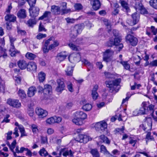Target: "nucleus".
<instances>
[{"instance_id": "obj_1", "label": "nucleus", "mask_w": 157, "mask_h": 157, "mask_svg": "<svg viewBox=\"0 0 157 157\" xmlns=\"http://www.w3.org/2000/svg\"><path fill=\"white\" fill-rule=\"evenodd\" d=\"M61 12L60 7L55 5H52L51 6V11H45L43 15L39 18L38 20H42L44 18L49 19L52 17V13L54 15H58L61 14Z\"/></svg>"}, {"instance_id": "obj_2", "label": "nucleus", "mask_w": 157, "mask_h": 157, "mask_svg": "<svg viewBox=\"0 0 157 157\" xmlns=\"http://www.w3.org/2000/svg\"><path fill=\"white\" fill-rule=\"evenodd\" d=\"M121 81V79L119 78L116 79L114 80H106L105 81V83L106 86L109 88L110 92L116 93L120 89L119 84Z\"/></svg>"}, {"instance_id": "obj_3", "label": "nucleus", "mask_w": 157, "mask_h": 157, "mask_svg": "<svg viewBox=\"0 0 157 157\" xmlns=\"http://www.w3.org/2000/svg\"><path fill=\"white\" fill-rule=\"evenodd\" d=\"M74 118L72 120L73 123L76 125H81L83 124V120L86 118V113L82 111H77L74 114Z\"/></svg>"}, {"instance_id": "obj_4", "label": "nucleus", "mask_w": 157, "mask_h": 157, "mask_svg": "<svg viewBox=\"0 0 157 157\" xmlns=\"http://www.w3.org/2000/svg\"><path fill=\"white\" fill-rule=\"evenodd\" d=\"M94 127L95 130L101 133L106 132L107 130V124L106 122L102 121L94 124Z\"/></svg>"}, {"instance_id": "obj_5", "label": "nucleus", "mask_w": 157, "mask_h": 157, "mask_svg": "<svg viewBox=\"0 0 157 157\" xmlns=\"http://www.w3.org/2000/svg\"><path fill=\"white\" fill-rule=\"evenodd\" d=\"M83 28V24H78L72 27L70 33L71 37L74 38L77 36L78 34L81 33Z\"/></svg>"}, {"instance_id": "obj_6", "label": "nucleus", "mask_w": 157, "mask_h": 157, "mask_svg": "<svg viewBox=\"0 0 157 157\" xmlns=\"http://www.w3.org/2000/svg\"><path fill=\"white\" fill-rule=\"evenodd\" d=\"M144 124H142L140 125V128L144 131L151 130L152 125V120L150 117H146L144 119Z\"/></svg>"}, {"instance_id": "obj_7", "label": "nucleus", "mask_w": 157, "mask_h": 157, "mask_svg": "<svg viewBox=\"0 0 157 157\" xmlns=\"http://www.w3.org/2000/svg\"><path fill=\"white\" fill-rule=\"evenodd\" d=\"M114 54V51L111 49H107L103 52V60L106 62L111 61L112 59V56Z\"/></svg>"}, {"instance_id": "obj_8", "label": "nucleus", "mask_w": 157, "mask_h": 157, "mask_svg": "<svg viewBox=\"0 0 157 157\" xmlns=\"http://www.w3.org/2000/svg\"><path fill=\"white\" fill-rule=\"evenodd\" d=\"M126 41L133 46H136L138 42L137 38L134 36L128 34L126 36Z\"/></svg>"}, {"instance_id": "obj_9", "label": "nucleus", "mask_w": 157, "mask_h": 157, "mask_svg": "<svg viewBox=\"0 0 157 157\" xmlns=\"http://www.w3.org/2000/svg\"><path fill=\"white\" fill-rule=\"evenodd\" d=\"M57 86L56 90L58 92L61 93L64 90L65 85L63 80L61 79H58L56 81Z\"/></svg>"}, {"instance_id": "obj_10", "label": "nucleus", "mask_w": 157, "mask_h": 157, "mask_svg": "<svg viewBox=\"0 0 157 157\" xmlns=\"http://www.w3.org/2000/svg\"><path fill=\"white\" fill-rule=\"evenodd\" d=\"M30 16L33 18H35L39 14L40 9L35 6L30 7L29 9Z\"/></svg>"}, {"instance_id": "obj_11", "label": "nucleus", "mask_w": 157, "mask_h": 157, "mask_svg": "<svg viewBox=\"0 0 157 157\" xmlns=\"http://www.w3.org/2000/svg\"><path fill=\"white\" fill-rule=\"evenodd\" d=\"M7 103L14 108H19L21 106V103L17 99H8L7 101Z\"/></svg>"}, {"instance_id": "obj_12", "label": "nucleus", "mask_w": 157, "mask_h": 157, "mask_svg": "<svg viewBox=\"0 0 157 157\" xmlns=\"http://www.w3.org/2000/svg\"><path fill=\"white\" fill-rule=\"evenodd\" d=\"M2 45L0 46V58L2 57L4 58H6L7 56V54L6 52V49L4 48L5 45V41L3 40H1Z\"/></svg>"}, {"instance_id": "obj_13", "label": "nucleus", "mask_w": 157, "mask_h": 157, "mask_svg": "<svg viewBox=\"0 0 157 157\" xmlns=\"http://www.w3.org/2000/svg\"><path fill=\"white\" fill-rule=\"evenodd\" d=\"M53 37H50L49 39L47 40H44L43 41L42 44V49L43 52L44 53L48 52V46L50 44V41L52 40Z\"/></svg>"}, {"instance_id": "obj_14", "label": "nucleus", "mask_w": 157, "mask_h": 157, "mask_svg": "<svg viewBox=\"0 0 157 157\" xmlns=\"http://www.w3.org/2000/svg\"><path fill=\"white\" fill-rule=\"evenodd\" d=\"M36 114L40 118H43L46 117L48 114V112L41 108H37L35 110Z\"/></svg>"}, {"instance_id": "obj_15", "label": "nucleus", "mask_w": 157, "mask_h": 157, "mask_svg": "<svg viewBox=\"0 0 157 157\" xmlns=\"http://www.w3.org/2000/svg\"><path fill=\"white\" fill-rule=\"evenodd\" d=\"M142 107L139 110V113L140 115L147 114L148 113V109L145 102H144L141 105Z\"/></svg>"}, {"instance_id": "obj_16", "label": "nucleus", "mask_w": 157, "mask_h": 157, "mask_svg": "<svg viewBox=\"0 0 157 157\" xmlns=\"http://www.w3.org/2000/svg\"><path fill=\"white\" fill-rule=\"evenodd\" d=\"M75 140L80 143H86L89 140L88 138L86 135L79 134L75 138Z\"/></svg>"}, {"instance_id": "obj_17", "label": "nucleus", "mask_w": 157, "mask_h": 157, "mask_svg": "<svg viewBox=\"0 0 157 157\" xmlns=\"http://www.w3.org/2000/svg\"><path fill=\"white\" fill-rule=\"evenodd\" d=\"M66 52H61L58 54L56 57L57 62L60 63L63 61L67 57Z\"/></svg>"}, {"instance_id": "obj_18", "label": "nucleus", "mask_w": 157, "mask_h": 157, "mask_svg": "<svg viewBox=\"0 0 157 157\" xmlns=\"http://www.w3.org/2000/svg\"><path fill=\"white\" fill-rule=\"evenodd\" d=\"M37 68L36 63L33 62H30L27 64V69L29 71H36Z\"/></svg>"}, {"instance_id": "obj_19", "label": "nucleus", "mask_w": 157, "mask_h": 157, "mask_svg": "<svg viewBox=\"0 0 157 157\" xmlns=\"http://www.w3.org/2000/svg\"><path fill=\"white\" fill-rule=\"evenodd\" d=\"M150 31L154 35H156L157 34V28L151 26V27H147L146 29V34L150 36L151 35Z\"/></svg>"}, {"instance_id": "obj_20", "label": "nucleus", "mask_w": 157, "mask_h": 157, "mask_svg": "<svg viewBox=\"0 0 157 157\" xmlns=\"http://www.w3.org/2000/svg\"><path fill=\"white\" fill-rule=\"evenodd\" d=\"M90 3L92 5L93 9L95 10H98L101 6V3L98 0H94L90 2Z\"/></svg>"}, {"instance_id": "obj_21", "label": "nucleus", "mask_w": 157, "mask_h": 157, "mask_svg": "<svg viewBox=\"0 0 157 157\" xmlns=\"http://www.w3.org/2000/svg\"><path fill=\"white\" fill-rule=\"evenodd\" d=\"M17 64L18 67L21 70H24L27 68L28 63L24 60H19Z\"/></svg>"}, {"instance_id": "obj_22", "label": "nucleus", "mask_w": 157, "mask_h": 157, "mask_svg": "<svg viewBox=\"0 0 157 157\" xmlns=\"http://www.w3.org/2000/svg\"><path fill=\"white\" fill-rule=\"evenodd\" d=\"M9 51L10 52V55L12 57L15 56L16 53H18L20 52L15 48L14 44H10Z\"/></svg>"}, {"instance_id": "obj_23", "label": "nucleus", "mask_w": 157, "mask_h": 157, "mask_svg": "<svg viewBox=\"0 0 157 157\" xmlns=\"http://www.w3.org/2000/svg\"><path fill=\"white\" fill-rule=\"evenodd\" d=\"M98 87V85H95L92 91L91 95L92 97L95 100L97 99L98 96V94L97 92Z\"/></svg>"}, {"instance_id": "obj_24", "label": "nucleus", "mask_w": 157, "mask_h": 157, "mask_svg": "<svg viewBox=\"0 0 157 157\" xmlns=\"http://www.w3.org/2000/svg\"><path fill=\"white\" fill-rule=\"evenodd\" d=\"M17 15L20 18H25L27 16L26 10L24 9H21L18 11Z\"/></svg>"}, {"instance_id": "obj_25", "label": "nucleus", "mask_w": 157, "mask_h": 157, "mask_svg": "<svg viewBox=\"0 0 157 157\" xmlns=\"http://www.w3.org/2000/svg\"><path fill=\"white\" fill-rule=\"evenodd\" d=\"M5 19L6 21H9V22H14L16 21V17L13 14H7L5 17Z\"/></svg>"}, {"instance_id": "obj_26", "label": "nucleus", "mask_w": 157, "mask_h": 157, "mask_svg": "<svg viewBox=\"0 0 157 157\" xmlns=\"http://www.w3.org/2000/svg\"><path fill=\"white\" fill-rule=\"evenodd\" d=\"M70 57L75 62H79L81 60L80 55L79 52L73 53L70 56Z\"/></svg>"}, {"instance_id": "obj_27", "label": "nucleus", "mask_w": 157, "mask_h": 157, "mask_svg": "<svg viewBox=\"0 0 157 157\" xmlns=\"http://www.w3.org/2000/svg\"><path fill=\"white\" fill-rule=\"evenodd\" d=\"M132 17L133 19V25H135L139 21L140 14L139 13L136 12L132 14Z\"/></svg>"}, {"instance_id": "obj_28", "label": "nucleus", "mask_w": 157, "mask_h": 157, "mask_svg": "<svg viewBox=\"0 0 157 157\" xmlns=\"http://www.w3.org/2000/svg\"><path fill=\"white\" fill-rule=\"evenodd\" d=\"M62 8L61 9L62 11L61 15L68 13L71 10L70 9H67V3L65 2H63L62 3Z\"/></svg>"}, {"instance_id": "obj_29", "label": "nucleus", "mask_w": 157, "mask_h": 157, "mask_svg": "<svg viewBox=\"0 0 157 157\" xmlns=\"http://www.w3.org/2000/svg\"><path fill=\"white\" fill-rule=\"evenodd\" d=\"M119 3L121 4L123 8L125 10V11L128 12L130 11V9L128 3L124 0H120Z\"/></svg>"}, {"instance_id": "obj_30", "label": "nucleus", "mask_w": 157, "mask_h": 157, "mask_svg": "<svg viewBox=\"0 0 157 157\" xmlns=\"http://www.w3.org/2000/svg\"><path fill=\"white\" fill-rule=\"evenodd\" d=\"M52 86L48 84H46L44 85L43 88V93L44 94H48L52 92Z\"/></svg>"}, {"instance_id": "obj_31", "label": "nucleus", "mask_w": 157, "mask_h": 157, "mask_svg": "<svg viewBox=\"0 0 157 157\" xmlns=\"http://www.w3.org/2000/svg\"><path fill=\"white\" fill-rule=\"evenodd\" d=\"M90 153L93 157H100V154L97 148H91Z\"/></svg>"}, {"instance_id": "obj_32", "label": "nucleus", "mask_w": 157, "mask_h": 157, "mask_svg": "<svg viewBox=\"0 0 157 157\" xmlns=\"http://www.w3.org/2000/svg\"><path fill=\"white\" fill-rule=\"evenodd\" d=\"M117 62H119L121 64L125 69L126 70H129L130 65V64L128 63V61H124L122 59H121L120 61H118Z\"/></svg>"}, {"instance_id": "obj_33", "label": "nucleus", "mask_w": 157, "mask_h": 157, "mask_svg": "<svg viewBox=\"0 0 157 157\" xmlns=\"http://www.w3.org/2000/svg\"><path fill=\"white\" fill-rule=\"evenodd\" d=\"M36 92V88L35 87L31 86L28 90V95L29 97L33 96Z\"/></svg>"}, {"instance_id": "obj_34", "label": "nucleus", "mask_w": 157, "mask_h": 157, "mask_svg": "<svg viewBox=\"0 0 157 157\" xmlns=\"http://www.w3.org/2000/svg\"><path fill=\"white\" fill-rule=\"evenodd\" d=\"M25 57L30 60H33L36 57V55L32 53L28 52L25 55Z\"/></svg>"}, {"instance_id": "obj_35", "label": "nucleus", "mask_w": 157, "mask_h": 157, "mask_svg": "<svg viewBox=\"0 0 157 157\" xmlns=\"http://www.w3.org/2000/svg\"><path fill=\"white\" fill-rule=\"evenodd\" d=\"M59 44V43L58 41L56 40L54 41L53 43L50 44L48 47V51L49 50H51L53 49H54L55 47L58 46Z\"/></svg>"}, {"instance_id": "obj_36", "label": "nucleus", "mask_w": 157, "mask_h": 157, "mask_svg": "<svg viewBox=\"0 0 157 157\" xmlns=\"http://www.w3.org/2000/svg\"><path fill=\"white\" fill-rule=\"evenodd\" d=\"M68 45L71 48L73 51H79L81 49L79 46H76L72 43H70L68 44Z\"/></svg>"}, {"instance_id": "obj_37", "label": "nucleus", "mask_w": 157, "mask_h": 157, "mask_svg": "<svg viewBox=\"0 0 157 157\" xmlns=\"http://www.w3.org/2000/svg\"><path fill=\"white\" fill-rule=\"evenodd\" d=\"M73 71V67H68L65 70L66 75L68 76H71L72 75Z\"/></svg>"}, {"instance_id": "obj_38", "label": "nucleus", "mask_w": 157, "mask_h": 157, "mask_svg": "<svg viewBox=\"0 0 157 157\" xmlns=\"http://www.w3.org/2000/svg\"><path fill=\"white\" fill-rule=\"evenodd\" d=\"M5 89V82L0 76V92L4 93Z\"/></svg>"}, {"instance_id": "obj_39", "label": "nucleus", "mask_w": 157, "mask_h": 157, "mask_svg": "<svg viewBox=\"0 0 157 157\" xmlns=\"http://www.w3.org/2000/svg\"><path fill=\"white\" fill-rule=\"evenodd\" d=\"M45 74L43 72H40L38 74V79L40 82H42L44 80Z\"/></svg>"}, {"instance_id": "obj_40", "label": "nucleus", "mask_w": 157, "mask_h": 157, "mask_svg": "<svg viewBox=\"0 0 157 157\" xmlns=\"http://www.w3.org/2000/svg\"><path fill=\"white\" fill-rule=\"evenodd\" d=\"M39 153L41 156H44V157H46L48 155V152L44 148L41 149L39 151Z\"/></svg>"}, {"instance_id": "obj_41", "label": "nucleus", "mask_w": 157, "mask_h": 157, "mask_svg": "<svg viewBox=\"0 0 157 157\" xmlns=\"http://www.w3.org/2000/svg\"><path fill=\"white\" fill-rule=\"evenodd\" d=\"M100 139L103 141V142L104 143H105L106 144H109L110 143V141L109 140L108 138L105 136L104 135H101L100 136Z\"/></svg>"}, {"instance_id": "obj_42", "label": "nucleus", "mask_w": 157, "mask_h": 157, "mask_svg": "<svg viewBox=\"0 0 157 157\" xmlns=\"http://www.w3.org/2000/svg\"><path fill=\"white\" fill-rule=\"evenodd\" d=\"M149 3L151 7L155 9H157V0H150Z\"/></svg>"}, {"instance_id": "obj_43", "label": "nucleus", "mask_w": 157, "mask_h": 157, "mask_svg": "<svg viewBox=\"0 0 157 157\" xmlns=\"http://www.w3.org/2000/svg\"><path fill=\"white\" fill-rule=\"evenodd\" d=\"M36 23V22L35 19H29L26 23L28 26L30 27H33Z\"/></svg>"}, {"instance_id": "obj_44", "label": "nucleus", "mask_w": 157, "mask_h": 157, "mask_svg": "<svg viewBox=\"0 0 157 157\" xmlns=\"http://www.w3.org/2000/svg\"><path fill=\"white\" fill-rule=\"evenodd\" d=\"M92 108V105L91 104L89 103L86 104L82 106V109L86 111L90 110Z\"/></svg>"}, {"instance_id": "obj_45", "label": "nucleus", "mask_w": 157, "mask_h": 157, "mask_svg": "<svg viewBox=\"0 0 157 157\" xmlns=\"http://www.w3.org/2000/svg\"><path fill=\"white\" fill-rule=\"evenodd\" d=\"M143 6L142 3L140 2H136L135 6L136 9L138 10H140Z\"/></svg>"}, {"instance_id": "obj_46", "label": "nucleus", "mask_w": 157, "mask_h": 157, "mask_svg": "<svg viewBox=\"0 0 157 157\" xmlns=\"http://www.w3.org/2000/svg\"><path fill=\"white\" fill-rule=\"evenodd\" d=\"M73 153L71 150H67L63 152V155L64 156H67V155H70L71 157H73Z\"/></svg>"}, {"instance_id": "obj_47", "label": "nucleus", "mask_w": 157, "mask_h": 157, "mask_svg": "<svg viewBox=\"0 0 157 157\" xmlns=\"http://www.w3.org/2000/svg\"><path fill=\"white\" fill-rule=\"evenodd\" d=\"M46 122L47 123L51 124L55 123V120L54 117H51L46 120Z\"/></svg>"}, {"instance_id": "obj_48", "label": "nucleus", "mask_w": 157, "mask_h": 157, "mask_svg": "<svg viewBox=\"0 0 157 157\" xmlns=\"http://www.w3.org/2000/svg\"><path fill=\"white\" fill-rule=\"evenodd\" d=\"M108 1L110 3L111 6L112 7L113 9H118L119 8L120 6L117 2H113L110 1V0H108Z\"/></svg>"}, {"instance_id": "obj_49", "label": "nucleus", "mask_w": 157, "mask_h": 157, "mask_svg": "<svg viewBox=\"0 0 157 157\" xmlns=\"http://www.w3.org/2000/svg\"><path fill=\"white\" fill-rule=\"evenodd\" d=\"M133 94L130 92H128L126 94V97L125 99H123L122 101V104L124 103L126 101H127L131 96Z\"/></svg>"}, {"instance_id": "obj_50", "label": "nucleus", "mask_w": 157, "mask_h": 157, "mask_svg": "<svg viewBox=\"0 0 157 157\" xmlns=\"http://www.w3.org/2000/svg\"><path fill=\"white\" fill-rule=\"evenodd\" d=\"M100 151L101 152L103 151L104 153L106 154H108L112 156V155L110 154L109 152L107 150L106 147L104 145H102L100 147Z\"/></svg>"}, {"instance_id": "obj_51", "label": "nucleus", "mask_w": 157, "mask_h": 157, "mask_svg": "<svg viewBox=\"0 0 157 157\" xmlns=\"http://www.w3.org/2000/svg\"><path fill=\"white\" fill-rule=\"evenodd\" d=\"M47 35L45 34H43L41 33H39L36 36V38L38 40H40L43 38L46 37Z\"/></svg>"}, {"instance_id": "obj_52", "label": "nucleus", "mask_w": 157, "mask_h": 157, "mask_svg": "<svg viewBox=\"0 0 157 157\" xmlns=\"http://www.w3.org/2000/svg\"><path fill=\"white\" fill-rule=\"evenodd\" d=\"M122 40L121 37H115L113 39L115 46H118Z\"/></svg>"}, {"instance_id": "obj_53", "label": "nucleus", "mask_w": 157, "mask_h": 157, "mask_svg": "<svg viewBox=\"0 0 157 157\" xmlns=\"http://www.w3.org/2000/svg\"><path fill=\"white\" fill-rule=\"evenodd\" d=\"M19 96L22 98H25L26 94L24 90L20 89L18 92Z\"/></svg>"}, {"instance_id": "obj_54", "label": "nucleus", "mask_w": 157, "mask_h": 157, "mask_svg": "<svg viewBox=\"0 0 157 157\" xmlns=\"http://www.w3.org/2000/svg\"><path fill=\"white\" fill-rule=\"evenodd\" d=\"M124 126L122 127L121 128H116L114 131V132L116 134L119 133L120 134H121L124 133Z\"/></svg>"}, {"instance_id": "obj_55", "label": "nucleus", "mask_w": 157, "mask_h": 157, "mask_svg": "<svg viewBox=\"0 0 157 157\" xmlns=\"http://www.w3.org/2000/svg\"><path fill=\"white\" fill-rule=\"evenodd\" d=\"M74 7L76 10H80L82 9L83 6L80 3H76L74 5Z\"/></svg>"}, {"instance_id": "obj_56", "label": "nucleus", "mask_w": 157, "mask_h": 157, "mask_svg": "<svg viewBox=\"0 0 157 157\" xmlns=\"http://www.w3.org/2000/svg\"><path fill=\"white\" fill-rule=\"evenodd\" d=\"M107 45L108 47H112L115 45V43L113 39H110L109 41L107 42Z\"/></svg>"}, {"instance_id": "obj_57", "label": "nucleus", "mask_w": 157, "mask_h": 157, "mask_svg": "<svg viewBox=\"0 0 157 157\" xmlns=\"http://www.w3.org/2000/svg\"><path fill=\"white\" fill-rule=\"evenodd\" d=\"M46 30H47L44 27V26L43 25H42L41 22H40L39 26L38 31L39 32H42V31L46 32Z\"/></svg>"}, {"instance_id": "obj_58", "label": "nucleus", "mask_w": 157, "mask_h": 157, "mask_svg": "<svg viewBox=\"0 0 157 157\" xmlns=\"http://www.w3.org/2000/svg\"><path fill=\"white\" fill-rule=\"evenodd\" d=\"M31 129L34 133H36L38 131L37 126L34 124L31 125Z\"/></svg>"}, {"instance_id": "obj_59", "label": "nucleus", "mask_w": 157, "mask_h": 157, "mask_svg": "<svg viewBox=\"0 0 157 157\" xmlns=\"http://www.w3.org/2000/svg\"><path fill=\"white\" fill-rule=\"evenodd\" d=\"M82 62L86 67H89L91 65V63L87 60L86 59H82Z\"/></svg>"}, {"instance_id": "obj_60", "label": "nucleus", "mask_w": 157, "mask_h": 157, "mask_svg": "<svg viewBox=\"0 0 157 157\" xmlns=\"http://www.w3.org/2000/svg\"><path fill=\"white\" fill-rule=\"evenodd\" d=\"M16 143V141L15 140H14L11 143L10 147V149L11 151L14 150V149L15 147Z\"/></svg>"}, {"instance_id": "obj_61", "label": "nucleus", "mask_w": 157, "mask_h": 157, "mask_svg": "<svg viewBox=\"0 0 157 157\" xmlns=\"http://www.w3.org/2000/svg\"><path fill=\"white\" fill-rule=\"evenodd\" d=\"M30 7L35 6L36 2V0H27Z\"/></svg>"}, {"instance_id": "obj_62", "label": "nucleus", "mask_w": 157, "mask_h": 157, "mask_svg": "<svg viewBox=\"0 0 157 157\" xmlns=\"http://www.w3.org/2000/svg\"><path fill=\"white\" fill-rule=\"evenodd\" d=\"M154 106L153 105H151L148 106H147V109H148V112H150V113L153 114L154 112Z\"/></svg>"}, {"instance_id": "obj_63", "label": "nucleus", "mask_w": 157, "mask_h": 157, "mask_svg": "<svg viewBox=\"0 0 157 157\" xmlns=\"http://www.w3.org/2000/svg\"><path fill=\"white\" fill-rule=\"evenodd\" d=\"M10 117V115L9 114H6L5 117H4L3 120L2 121V123L6 122L9 123L10 121V120L8 119V118Z\"/></svg>"}, {"instance_id": "obj_64", "label": "nucleus", "mask_w": 157, "mask_h": 157, "mask_svg": "<svg viewBox=\"0 0 157 157\" xmlns=\"http://www.w3.org/2000/svg\"><path fill=\"white\" fill-rule=\"evenodd\" d=\"M113 36L115 37H121L120 34L119 33L118 30L116 29H114L113 31Z\"/></svg>"}]
</instances>
